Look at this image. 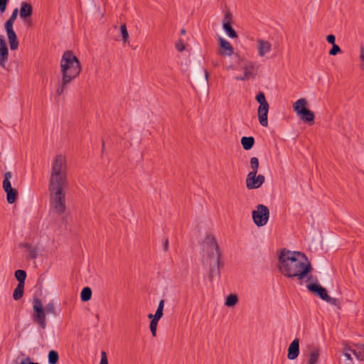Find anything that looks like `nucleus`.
I'll return each mask as SVG.
<instances>
[{
    "label": "nucleus",
    "mask_w": 364,
    "mask_h": 364,
    "mask_svg": "<svg viewBox=\"0 0 364 364\" xmlns=\"http://www.w3.org/2000/svg\"><path fill=\"white\" fill-rule=\"evenodd\" d=\"M277 266L282 275L291 279H296L299 285H302L306 279L307 281L313 279L311 264L301 252L281 249L278 253Z\"/></svg>",
    "instance_id": "f257e3e1"
},
{
    "label": "nucleus",
    "mask_w": 364,
    "mask_h": 364,
    "mask_svg": "<svg viewBox=\"0 0 364 364\" xmlns=\"http://www.w3.org/2000/svg\"><path fill=\"white\" fill-rule=\"evenodd\" d=\"M68 186L66 164L64 156L57 154L54 159L50 178L48 191L50 208L60 215L65 212V191Z\"/></svg>",
    "instance_id": "f03ea898"
},
{
    "label": "nucleus",
    "mask_w": 364,
    "mask_h": 364,
    "mask_svg": "<svg viewBox=\"0 0 364 364\" xmlns=\"http://www.w3.org/2000/svg\"><path fill=\"white\" fill-rule=\"evenodd\" d=\"M60 68L62 80L59 82L56 90L57 96H60L64 92L67 85L77 77L82 70L79 59L71 50H66L63 53L60 60Z\"/></svg>",
    "instance_id": "7ed1b4c3"
},
{
    "label": "nucleus",
    "mask_w": 364,
    "mask_h": 364,
    "mask_svg": "<svg viewBox=\"0 0 364 364\" xmlns=\"http://www.w3.org/2000/svg\"><path fill=\"white\" fill-rule=\"evenodd\" d=\"M33 321L36 323L42 329L46 327V314L57 315L53 301L48 302L43 308L41 300L37 297L33 299Z\"/></svg>",
    "instance_id": "20e7f679"
},
{
    "label": "nucleus",
    "mask_w": 364,
    "mask_h": 364,
    "mask_svg": "<svg viewBox=\"0 0 364 364\" xmlns=\"http://www.w3.org/2000/svg\"><path fill=\"white\" fill-rule=\"evenodd\" d=\"M18 14V9L16 8L11 16L4 23V28L6 32V35L9 40V43L10 46V49L11 50H16L18 49L19 46V42L17 38V35L14 30V23L17 18Z\"/></svg>",
    "instance_id": "39448f33"
},
{
    "label": "nucleus",
    "mask_w": 364,
    "mask_h": 364,
    "mask_svg": "<svg viewBox=\"0 0 364 364\" xmlns=\"http://www.w3.org/2000/svg\"><path fill=\"white\" fill-rule=\"evenodd\" d=\"M206 240L209 247L215 250L216 255L215 264L213 267H210L208 276L209 279L213 280L215 276L220 275V269L221 267H223V263L221 262V253L215 237L208 235L206 236Z\"/></svg>",
    "instance_id": "423d86ee"
},
{
    "label": "nucleus",
    "mask_w": 364,
    "mask_h": 364,
    "mask_svg": "<svg viewBox=\"0 0 364 364\" xmlns=\"http://www.w3.org/2000/svg\"><path fill=\"white\" fill-rule=\"evenodd\" d=\"M307 102L304 98L298 100L294 104V110L299 117L300 119L309 125L314 124V113L306 107Z\"/></svg>",
    "instance_id": "0eeeda50"
},
{
    "label": "nucleus",
    "mask_w": 364,
    "mask_h": 364,
    "mask_svg": "<svg viewBox=\"0 0 364 364\" xmlns=\"http://www.w3.org/2000/svg\"><path fill=\"white\" fill-rule=\"evenodd\" d=\"M255 100L259 105L257 109V115L259 124L262 127H267L268 126V112L269 105L266 100L264 93L263 92H259L255 97Z\"/></svg>",
    "instance_id": "6e6552de"
},
{
    "label": "nucleus",
    "mask_w": 364,
    "mask_h": 364,
    "mask_svg": "<svg viewBox=\"0 0 364 364\" xmlns=\"http://www.w3.org/2000/svg\"><path fill=\"white\" fill-rule=\"evenodd\" d=\"M255 100L259 105L257 109V115L259 124L262 127H267L268 126V112L269 105L266 100L264 93L263 92H259L255 97Z\"/></svg>",
    "instance_id": "1a4fd4ad"
},
{
    "label": "nucleus",
    "mask_w": 364,
    "mask_h": 364,
    "mask_svg": "<svg viewBox=\"0 0 364 364\" xmlns=\"http://www.w3.org/2000/svg\"><path fill=\"white\" fill-rule=\"evenodd\" d=\"M252 217L254 223L258 227L265 225L269 218V210L267 206L259 204L257 209L252 212Z\"/></svg>",
    "instance_id": "9d476101"
},
{
    "label": "nucleus",
    "mask_w": 364,
    "mask_h": 364,
    "mask_svg": "<svg viewBox=\"0 0 364 364\" xmlns=\"http://www.w3.org/2000/svg\"><path fill=\"white\" fill-rule=\"evenodd\" d=\"M12 177V173L7 171L4 174V181L2 187L6 194V201L9 204L14 203L18 198V191L12 188L10 179Z\"/></svg>",
    "instance_id": "9b49d317"
},
{
    "label": "nucleus",
    "mask_w": 364,
    "mask_h": 364,
    "mask_svg": "<svg viewBox=\"0 0 364 364\" xmlns=\"http://www.w3.org/2000/svg\"><path fill=\"white\" fill-rule=\"evenodd\" d=\"M257 173H248L246 178V187L248 190L257 189L262 186L264 183L265 177L262 174L257 175Z\"/></svg>",
    "instance_id": "f8f14e48"
},
{
    "label": "nucleus",
    "mask_w": 364,
    "mask_h": 364,
    "mask_svg": "<svg viewBox=\"0 0 364 364\" xmlns=\"http://www.w3.org/2000/svg\"><path fill=\"white\" fill-rule=\"evenodd\" d=\"M232 14L230 10H228L223 20V28L225 31L226 34L230 38H237L238 35L237 32L232 27Z\"/></svg>",
    "instance_id": "ddd939ff"
},
{
    "label": "nucleus",
    "mask_w": 364,
    "mask_h": 364,
    "mask_svg": "<svg viewBox=\"0 0 364 364\" xmlns=\"http://www.w3.org/2000/svg\"><path fill=\"white\" fill-rule=\"evenodd\" d=\"M237 58H238L239 61L243 62L242 64H240L241 68L244 70V75L242 77H237L236 80H247L250 79V77L253 76V70L255 68V65L252 62L248 61L247 60H243L242 59H240L238 54H236Z\"/></svg>",
    "instance_id": "4468645a"
},
{
    "label": "nucleus",
    "mask_w": 364,
    "mask_h": 364,
    "mask_svg": "<svg viewBox=\"0 0 364 364\" xmlns=\"http://www.w3.org/2000/svg\"><path fill=\"white\" fill-rule=\"evenodd\" d=\"M307 289L323 301L328 296L327 290L317 282L309 283L306 285Z\"/></svg>",
    "instance_id": "2eb2a0df"
},
{
    "label": "nucleus",
    "mask_w": 364,
    "mask_h": 364,
    "mask_svg": "<svg viewBox=\"0 0 364 364\" xmlns=\"http://www.w3.org/2000/svg\"><path fill=\"white\" fill-rule=\"evenodd\" d=\"M9 58V49L4 36H0V67L5 69Z\"/></svg>",
    "instance_id": "dca6fc26"
},
{
    "label": "nucleus",
    "mask_w": 364,
    "mask_h": 364,
    "mask_svg": "<svg viewBox=\"0 0 364 364\" xmlns=\"http://www.w3.org/2000/svg\"><path fill=\"white\" fill-rule=\"evenodd\" d=\"M19 14L21 19H23L28 25L31 24V21H28L33 14V6L28 2L23 1L21 4Z\"/></svg>",
    "instance_id": "f3484780"
},
{
    "label": "nucleus",
    "mask_w": 364,
    "mask_h": 364,
    "mask_svg": "<svg viewBox=\"0 0 364 364\" xmlns=\"http://www.w3.org/2000/svg\"><path fill=\"white\" fill-rule=\"evenodd\" d=\"M219 54L220 55H231L234 53V48L232 45L223 38L219 36Z\"/></svg>",
    "instance_id": "a211bd4d"
},
{
    "label": "nucleus",
    "mask_w": 364,
    "mask_h": 364,
    "mask_svg": "<svg viewBox=\"0 0 364 364\" xmlns=\"http://www.w3.org/2000/svg\"><path fill=\"white\" fill-rule=\"evenodd\" d=\"M18 247L23 248L28 252V259H36L38 255L39 248L38 246L32 245L28 242L20 243Z\"/></svg>",
    "instance_id": "6ab92c4d"
},
{
    "label": "nucleus",
    "mask_w": 364,
    "mask_h": 364,
    "mask_svg": "<svg viewBox=\"0 0 364 364\" xmlns=\"http://www.w3.org/2000/svg\"><path fill=\"white\" fill-rule=\"evenodd\" d=\"M299 354V339L296 338L288 348L287 358L289 360L296 359Z\"/></svg>",
    "instance_id": "aec40b11"
},
{
    "label": "nucleus",
    "mask_w": 364,
    "mask_h": 364,
    "mask_svg": "<svg viewBox=\"0 0 364 364\" xmlns=\"http://www.w3.org/2000/svg\"><path fill=\"white\" fill-rule=\"evenodd\" d=\"M309 350V359L307 364H317L319 358V350L314 345H309L307 346Z\"/></svg>",
    "instance_id": "412c9836"
},
{
    "label": "nucleus",
    "mask_w": 364,
    "mask_h": 364,
    "mask_svg": "<svg viewBox=\"0 0 364 364\" xmlns=\"http://www.w3.org/2000/svg\"><path fill=\"white\" fill-rule=\"evenodd\" d=\"M257 43L258 53L261 57L264 56L267 53L270 51L272 45L269 41L262 39H258Z\"/></svg>",
    "instance_id": "4be33fe9"
},
{
    "label": "nucleus",
    "mask_w": 364,
    "mask_h": 364,
    "mask_svg": "<svg viewBox=\"0 0 364 364\" xmlns=\"http://www.w3.org/2000/svg\"><path fill=\"white\" fill-rule=\"evenodd\" d=\"M352 353L358 360H364V345L356 344L353 347Z\"/></svg>",
    "instance_id": "5701e85b"
},
{
    "label": "nucleus",
    "mask_w": 364,
    "mask_h": 364,
    "mask_svg": "<svg viewBox=\"0 0 364 364\" xmlns=\"http://www.w3.org/2000/svg\"><path fill=\"white\" fill-rule=\"evenodd\" d=\"M255 141L253 136H242L241 139L242 148L246 151L250 150L253 147Z\"/></svg>",
    "instance_id": "b1692460"
},
{
    "label": "nucleus",
    "mask_w": 364,
    "mask_h": 364,
    "mask_svg": "<svg viewBox=\"0 0 364 364\" xmlns=\"http://www.w3.org/2000/svg\"><path fill=\"white\" fill-rule=\"evenodd\" d=\"M148 318L151 319L149 328L151 335L153 337H155L156 336L158 322L161 318L154 316L152 314H149Z\"/></svg>",
    "instance_id": "393cba45"
},
{
    "label": "nucleus",
    "mask_w": 364,
    "mask_h": 364,
    "mask_svg": "<svg viewBox=\"0 0 364 364\" xmlns=\"http://www.w3.org/2000/svg\"><path fill=\"white\" fill-rule=\"evenodd\" d=\"M14 276L16 280L18 282V284L24 285L25 280L26 278V272L23 269H18L15 271Z\"/></svg>",
    "instance_id": "a878e982"
},
{
    "label": "nucleus",
    "mask_w": 364,
    "mask_h": 364,
    "mask_svg": "<svg viewBox=\"0 0 364 364\" xmlns=\"http://www.w3.org/2000/svg\"><path fill=\"white\" fill-rule=\"evenodd\" d=\"M238 302V296L236 294H229L225 301V305L228 307H233Z\"/></svg>",
    "instance_id": "bb28decb"
},
{
    "label": "nucleus",
    "mask_w": 364,
    "mask_h": 364,
    "mask_svg": "<svg viewBox=\"0 0 364 364\" xmlns=\"http://www.w3.org/2000/svg\"><path fill=\"white\" fill-rule=\"evenodd\" d=\"M92 297V289L89 287L82 289L80 293V299L82 301H88Z\"/></svg>",
    "instance_id": "cd10ccee"
},
{
    "label": "nucleus",
    "mask_w": 364,
    "mask_h": 364,
    "mask_svg": "<svg viewBox=\"0 0 364 364\" xmlns=\"http://www.w3.org/2000/svg\"><path fill=\"white\" fill-rule=\"evenodd\" d=\"M23 292L24 285L17 284L13 293L14 299L18 301L21 299L23 296Z\"/></svg>",
    "instance_id": "c85d7f7f"
},
{
    "label": "nucleus",
    "mask_w": 364,
    "mask_h": 364,
    "mask_svg": "<svg viewBox=\"0 0 364 364\" xmlns=\"http://www.w3.org/2000/svg\"><path fill=\"white\" fill-rule=\"evenodd\" d=\"M49 364H57L59 360V355L56 350H50L48 355Z\"/></svg>",
    "instance_id": "c756f323"
},
{
    "label": "nucleus",
    "mask_w": 364,
    "mask_h": 364,
    "mask_svg": "<svg viewBox=\"0 0 364 364\" xmlns=\"http://www.w3.org/2000/svg\"><path fill=\"white\" fill-rule=\"evenodd\" d=\"M250 167L252 168V171L249 173H257L258 168H259V159L257 157H252L250 159Z\"/></svg>",
    "instance_id": "7c9ffc66"
},
{
    "label": "nucleus",
    "mask_w": 364,
    "mask_h": 364,
    "mask_svg": "<svg viewBox=\"0 0 364 364\" xmlns=\"http://www.w3.org/2000/svg\"><path fill=\"white\" fill-rule=\"evenodd\" d=\"M120 32L124 43H127L129 39V33L125 23H122L120 25Z\"/></svg>",
    "instance_id": "2f4dec72"
},
{
    "label": "nucleus",
    "mask_w": 364,
    "mask_h": 364,
    "mask_svg": "<svg viewBox=\"0 0 364 364\" xmlns=\"http://www.w3.org/2000/svg\"><path fill=\"white\" fill-rule=\"evenodd\" d=\"M164 300L161 299L158 305L157 309L156 311V313L154 316H156L157 318H161L164 315Z\"/></svg>",
    "instance_id": "473e14b6"
},
{
    "label": "nucleus",
    "mask_w": 364,
    "mask_h": 364,
    "mask_svg": "<svg viewBox=\"0 0 364 364\" xmlns=\"http://www.w3.org/2000/svg\"><path fill=\"white\" fill-rule=\"evenodd\" d=\"M353 347L348 346L347 345L345 346L343 350V355L350 360H352L351 358V353H352Z\"/></svg>",
    "instance_id": "72a5a7b5"
},
{
    "label": "nucleus",
    "mask_w": 364,
    "mask_h": 364,
    "mask_svg": "<svg viewBox=\"0 0 364 364\" xmlns=\"http://www.w3.org/2000/svg\"><path fill=\"white\" fill-rule=\"evenodd\" d=\"M325 301H326L327 303H328L330 304L334 305V306H337L338 308H340L341 302L338 299L332 298L328 295V298L326 299V300Z\"/></svg>",
    "instance_id": "f704fd0d"
},
{
    "label": "nucleus",
    "mask_w": 364,
    "mask_h": 364,
    "mask_svg": "<svg viewBox=\"0 0 364 364\" xmlns=\"http://www.w3.org/2000/svg\"><path fill=\"white\" fill-rule=\"evenodd\" d=\"M342 51H341V48L336 43H333V45H332V48L329 50V55H336L338 53H340Z\"/></svg>",
    "instance_id": "c9c22d12"
},
{
    "label": "nucleus",
    "mask_w": 364,
    "mask_h": 364,
    "mask_svg": "<svg viewBox=\"0 0 364 364\" xmlns=\"http://www.w3.org/2000/svg\"><path fill=\"white\" fill-rule=\"evenodd\" d=\"M9 0H0V13L3 14L6 10Z\"/></svg>",
    "instance_id": "e433bc0d"
},
{
    "label": "nucleus",
    "mask_w": 364,
    "mask_h": 364,
    "mask_svg": "<svg viewBox=\"0 0 364 364\" xmlns=\"http://www.w3.org/2000/svg\"><path fill=\"white\" fill-rule=\"evenodd\" d=\"M176 48L179 51L182 52L185 50V45L182 40H179L178 42L176 43Z\"/></svg>",
    "instance_id": "4c0bfd02"
},
{
    "label": "nucleus",
    "mask_w": 364,
    "mask_h": 364,
    "mask_svg": "<svg viewBox=\"0 0 364 364\" xmlns=\"http://www.w3.org/2000/svg\"><path fill=\"white\" fill-rule=\"evenodd\" d=\"M100 364H108L107 353L104 350L101 352V360Z\"/></svg>",
    "instance_id": "58836bf2"
},
{
    "label": "nucleus",
    "mask_w": 364,
    "mask_h": 364,
    "mask_svg": "<svg viewBox=\"0 0 364 364\" xmlns=\"http://www.w3.org/2000/svg\"><path fill=\"white\" fill-rule=\"evenodd\" d=\"M360 58L361 60L360 68L364 70V47L363 46L360 47Z\"/></svg>",
    "instance_id": "ea45409f"
},
{
    "label": "nucleus",
    "mask_w": 364,
    "mask_h": 364,
    "mask_svg": "<svg viewBox=\"0 0 364 364\" xmlns=\"http://www.w3.org/2000/svg\"><path fill=\"white\" fill-rule=\"evenodd\" d=\"M326 41L328 43L333 45V43H336V36L333 34H329L326 36Z\"/></svg>",
    "instance_id": "a19ab883"
},
{
    "label": "nucleus",
    "mask_w": 364,
    "mask_h": 364,
    "mask_svg": "<svg viewBox=\"0 0 364 364\" xmlns=\"http://www.w3.org/2000/svg\"><path fill=\"white\" fill-rule=\"evenodd\" d=\"M168 245H169L168 239L166 238L164 240V245H163V250H164V252H167L168 250Z\"/></svg>",
    "instance_id": "79ce46f5"
},
{
    "label": "nucleus",
    "mask_w": 364,
    "mask_h": 364,
    "mask_svg": "<svg viewBox=\"0 0 364 364\" xmlns=\"http://www.w3.org/2000/svg\"><path fill=\"white\" fill-rule=\"evenodd\" d=\"M31 359L30 357H26L24 358L20 364H31Z\"/></svg>",
    "instance_id": "37998d69"
},
{
    "label": "nucleus",
    "mask_w": 364,
    "mask_h": 364,
    "mask_svg": "<svg viewBox=\"0 0 364 364\" xmlns=\"http://www.w3.org/2000/svg\"><path fill=\"white\" fill-rule=\"evenodd\" d=\"M204 74H205V80L208 82V77H209V73L207 70H204Z\"/></svg>",
    "instance_id": "c03bdc74"
},
{
    "label": "nucleus",
    "mask_w": 364,
    "mask_h": 364,
    "mask_svg": "<svg viewBox=\"0 0 364 364\" xmlns=\"http://www.w3.org/2000/svg\"><path fill=\"white\" fill-rule=\"evenodd\" d=\"M105 150V141L104 140L102 141V152L103 153Z\"/></svg>",
    "instance_id": "a18cd8bd"
},
{
    "label": "nucleus",
    "mask_w": 364,
    "mask_h": 364,
    "mask_svg": "<svg viewBox=\"0 0 364 364\" xmlns=\"http://www.w3.org/2000/svg\"><path fill=\"white\" fill-rule=\"evenodd\" d=\"M186 30H185L184 28H182V29L181 30V35H185V34H186Z\"/></svg>",
    "instance_id": "49530a36"
},
{
    "label": "nucleus",
    "mask_w": 364,
    "mask_h": 364,
    "mask_svg": "<svg viewBox=\"0 0 364 364\" xmlns=\"http://www.w3.org/2000/svg\"><path fill=\"white\" fill-rule=\"evenodd\" d=\"M212 255H213V253H212V254H211L210 252H209V253H208V257H209L210 258H211Z\"/></svg>",
    "instance_id": "de8ad7c7"
},
{
    "label": "nucleus",
    "mask_w": 364,
    "mask_h": 364,
    "mask_svg": "<svg viewBox=\"0 0 364 364\" xmlns=\"http://www.w3.org/2000/svg\"><path fill=\"white\" fill-rule=\"evenodd\" d=\"M31 364H40V363H36V362H32V361H31Z\"/></svg>",
    "instance_id": "09e8293b"
}]
</instances>
